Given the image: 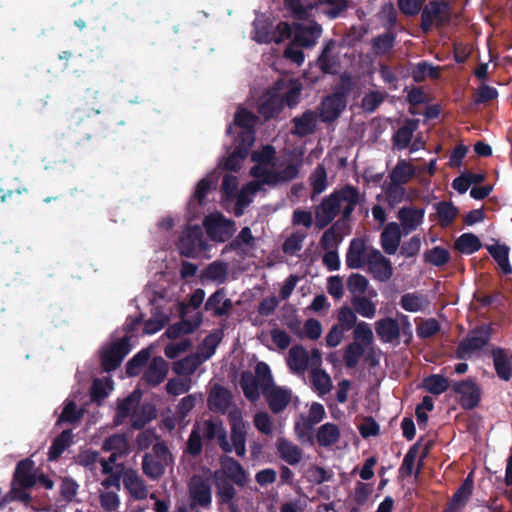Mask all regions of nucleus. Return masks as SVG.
I'll use <instances>...</instances> for the list:
<instances>
[{
    "instance_id": "nucleus-40",
    "label": "nucleus",
    "mask_w": 512,
    "mask_h": 512,
    "mask_svg": "<svg viewBox=\"0 0 512 512\" xmlns=\"http://www.w3.org/2000/svg\"><path fill=\"white\" fill-rule=\"evenodd\" d=\"M240 386L244 393V396L249 401H256L260 397L259 388H261V383L259 380L250 372H244L240 378Z\"/></svg>"
},
{
    "instance_id": "nucleus-31",
    "label": "nucleus",
    "mask_w": 512,
    "mask_h": 512,
    "mask_svg": "<svg viewBox=\"0 0 512 512\" xmlns=\"http://www.w3.org/2000/svg\"><path fill=\"white\" fill-rule=\"evenodd\" d=\"M292 122L294 125L293 134L305 137L315 131L317 114L312 110H306L301 116L293 118Z\"/></svg>"
},
{
    "instance_id": "nucleus-34",
    "label": "nucleus",
    "mask_w": 512,
    "mask_h": 512,
    "mask_svg": "<svg viewBox=\"0 0 512 512\" xmlns=\"http://www.w3.org/2000/svg\"><path fill=\"white\" fill-rule=\"evenodd\" d=\"M486 249L495 260L505 276L512 275V266L509 261L510 248L506 244L486 245Z\"/></svg>"
},
{
    "instance_id": "nucleus-47",
    "label": "nucleus",
    "mask_w": 512,
    "mask_h": 512,
    "mask_svg": "<svg viewBox=\"0 0 512 512\" xmlns=\"http://www.w3.org/2000/svg\"><path fill=\"white\" fill-rule=\"evenodd\" d=\"M223 333L221 330L208 334L203 341L199 344V352L204 360L209 359L216 351L219 343L222 340Z\"/></svg>"
},
{
    "instance_id": "nucleus-64",
    "label": "nucleus",
    "mask_w": 512,
    "mask_h": 512,
    "mask_svg": "<svg viewBox=\"0 0 512 512\" xmlns=\"http://www.w3.org/2000/svg\"><path fill=\"white\" fill-rule=\"evenodd\" d=\"M400 306L408 312H418L423 307V298L416 292L406 293L400 299Z\"/></svg>"
},
{
    "instance_id": "nucleus-23",
    "label": "nucleus",
    "mask_w": 512,
    "mask_h": 512,
    "mask_svg": "<svg viewBox=\"0 0 512 512\" xmlns=\"http://www.w3.org/2000/svg\"><path fill=\"white\" fill-rule=\"evenodd\" d=\"M321 32L322 28L319 24H314L310 27L297 24L292 44L298 47L311 48L316 44V39L320 36Z\"/></svg>"
},
{
    "instance_id": "nucleus-16",
    "label": "nucleus",
    "mask_w": 512,
    "mask_h": 512,
    "mask_svg": "<svg viewBox=\"0 0 512 512\" xmlns=\"http://www.w3.org/2000/svg\"><path fill=\"white\" fill-rule=\"evenodd\" d=\"M225 480L231 481L239 487H244L248 481V474L243 466L233 457L224 456L220 460Z\"/></svg>"
},
{
    "instance_id": "nucleus-53",
    "label": "nucleus",
    "mask_w": 512,
    "mask_h": 512,
    "mask_svg": "<svg viewBox=\"0 0 512 512\" xmlns=\"http://www.w3.org/2000/svg\"><path fill=\"white\" fill-rule=\"evenodd\" d=\"M302 87V83L299 80L291 79L288 89L279 98L280 101H283V105L286 104L288 107L294 108L300 101Z\"/></svg>"
},
{
    "instance_id": "nucleus-17",
    "label": "nucleus",
    "mask_w": 512,
    "mask_h": 512,
    "mask_svg": "<svg viewBox=\"0 0 512 512\" xmlns=\"http://www.w3.org/2000/svg\"><path fill=\"white\" fill-rule=\"evenodd\" d=\"M377 337L382 343H399L401 328L396 319L384 317L375 322Z\"/></svg>"
},
{
    "instance_id": "nucleus-12",
    "label": "nucleus",
    "mask_w": 512,
    "mask_h": 512,
    "mask_svg": "<svg viewBox=\"0 0 512 512\" xmlns=\"http://www.w3.org/2000/svg\"><path fill=\"white\" fill-rule=\"evenodd\" d=\"M187 314V305L182 303L180 305L181 320L170 325L166 329V336L169 339H177L182 335L191 334L195 332L203 323V316L201 312H197L191 319H185Z\"/></svg>"
},
{
    "instance_id": "nucleus-44",
    "label": "nucleus",
    "mask_w": 512,
    "mask_h": 512,
    "mask_svg": "<svg viewBox=\"0 0 512 512\" xmlns=\"http://www.w3.org/2000/svg\"><path fill=\"white\" fill-rule=\"evenodd\" d=\"M311 382L320 396H323L331 391V378L323 369L314 368L311 370Z\"/></svg>"
},
{
    "instance_id": "nucleus-36",
    "label": "nucleus",
    "mask_w": 512,
    "mask_h": 512,
    "mask_svg": "<svg viewBox=\"0 0 512 512\" xmlns=\"http://www.w3.org/2000/svg\"><path fill=\"white\" fill-rule=\"evenodd\" d=\"M340 438V430L334 423H325L319 427L316 439L320 446L330 447L336 444Z\"/></svg>"
},
{
    "instance_id": "nucleus-42",
    "label": "nucleus",
    "mask_w": 512,
    "mask_h": 512,
    "mask_svg": "<svg viewBox=\"0 0 512 512\" xmlns=\"http://www.w3.org/2000/svg\"><path fill=\"white\" fill-rule=\"evenodd\" d=\"M165 466L163 462L158 459H155L154 456H150V454H145L142 459V470L143 473L150 479L156 480L159 479L165 472Z\"/></svg>"
},
{
    "instance_id": "nucleus-62",
    "label": "nucleus",
    "mask_w": 512,
    "mask_h": 512,
    "mask_svg": "<svg viewBox=\"0 0 512 512\" xmlns=\"http://www.w3.org/2000/svg\"><path fill=\"white\" fill-rule=\"evenodd\" d=\"M387 94L379 91H370L364 95L361 107L365 112L373 113L385 100Z\"/></svg>"
},
{
    "instance_id": "nucleus-51",
    "label": "nucleus",
    "mask_w": 512,
    "mask_h": 512,
    "mask_svg": "<svg viewBox=\"0 0 512 512\" xmlns=\"http://www.w3.org/2000/svg\"><path fill=\"white\" fill-rule=\"evenodd\" d=\"M137 402L138 398L135 397L134 393L128 395L127 397L118 402L116 413L114 416L115 425L122 424L130 416L132 408Z\"/></svg>"
},
{
    "instance_id": "nucleus-15",
    "label": "nucleus",
    "mask_w": 512,
    "mask_h": 512,
    "mask_svg": "<svg viewBox=\"0 0 512 512\" xmlns=\"http://www.w3.org/2000/svg\"><path fill=\"white\" fill-rule=\"evenodd\" d=\"M233 308V302L226 297L225 288L217 289L204 303V310L211 312L214 317L227 316Z\"/></svg>"
},
{
    "instance_id": "nucleus-38",
    "label": "nucleus",
    "mask_w": 512,
    "mask_h": 512,
    "mask_svg": "<svg viewBox=\"0 0 512 512\" xmlns=\"http://www.w3.org/2000/svg\"><path fill=\"white\" fill-rule=\"evenodd\" d=\"M283 109V101L273 95L262 101L257 108V112L265 121L276 118Z\"/></svg>"
},
{
    "instance_id": "nucleus-14",
    "label": "nucleus",
    "mask_w": 512,
    "mask_h": 512,
    "mask_svg": "<svg viewBox=\"0 0 512 512\" xmlns=\"http://www.w3.org/2000/svg\"><path fill=\"white\" fill-rule=\"evenodd\" d=\"M233 395L231 391L222 385L216 384L212 387L207 404L212 412L226 414L232 404Z\"/></svg>"
},
{
    "instance_id": "nucleus-7",
    "label": "nucleus",
    "mask_w": 512,
    "mask_h": 512,
    "mask_svg": "<svg viewBox=\"0 0 512 512\" xmlns=\"http://www.w3.org/2000/svg\"><path fill=\"white\" fill-rule=\"evenodd\" d=\"M347 105L346 94L344 91L336 90L332 94L322 98L318 107L319 117L324 123L336 121Z\"/></svg>"
},
{
    "instance_id": "nucleus-46",
    "label": "nucleus",
    "mask_w": 512,
    "mask_h": 512,
    "mask_svg": "<svg viewBox=\"0 0 512 512\" xmlns=\"http://www.w3.org/2000/svg\"><path fill=\"white\" fill-rule=\"evenodd\" d=\"M414 174V169L406 160H400L389 174L390 181L406 184Z\"/></svg>"
},
{
    "instance_id": "nucleus-27",
    "label": "nucleus",
    "mask_w": 512,
    "mask_h": 512,
    "mask_svg": "<svg viewBox=\"0 0 512 512\" xmlns=\"http://www.w3.org/2000/svg\"><path fill=\"white\" fill-rule=\"evenodd\" d=\"M473 491V480L471 474L462 482L457 491L453 494L444 512H458L466 505Z\"/></svg>"
},
{
    "instance_id": "nucleus-10",
    "label": "nucleus",
    "mask_w": 512,
    "mask_h": 512,
    "mask_svg": "<svg viewBox=\"0 0 512 512\" xmlns=\"http://www.w3.org/2000/svg\"><path fill=\"white\" fill-rule=\"evenodd\" d=\"M451 389L461 396L460 405L464 410L474 409L481 401V388L472 379L454 381Z\"/></svg>"
},
{
    "instance_id": "nucleus-56",
    "label": "nucleus",
    "mask_w": 512,
    "mask_h": 512,
    "mask_svg": "<svg viewBox=\"0 0 512 512\" xmlns=\"http://www.w3.org/2000/svg\"><path fill=\"white\" fill-rule=\"evenodd\" d=\"M395 34L386 32L372 39V48L376 54L383 55L388 53L394 46Z\"/></svg>"
},
{
    "instance_id": "nucleus-33",
    "label": "nucleus",
    "mask_w": 512,
    "mask_h": 512,
    "mask_svg": "<svg viewBox=\"0 0 512 512\" xmlns=\"http://www.w3.org/2000/svg\"><path fill=\"white\" fill-rule=\"evenodd\" d=\"M235 147L229 154L224 162V169L227 171L237 172L241 167V162L244 161L253 145H248L246 142H239L235 139Z\"/></svg>"
},
{
    "instance_id": "nucleus-30",
    "label": "nucleus",
    "mask_w": 512,
    "mask_h": 512,
    "mask_svg": "<svg viewBox=\"0 0 512 512\" xmlns=\"http://www.w3.org/2000/svg\"><path fill=\"white\" fill-rule=\"evenodd\" d=\"M276 448L279 457L289 465H297L302 459V449L285 438L277 440Z\"/></svg>"
},
{
    "instance_id": "nucleus-39",
    "label": "nucleus",
    "mask_w": 512,
    "mask_h": 512,
    "mask_svg": "<svg viewBox=\"0 0 512 512\" xmlns=\"http://www.w3.org/2000/svg\"><path fill=\"white\" fill-rule=\"evenodd\" d=\"M482 247L480 239L473 233H464L454 242V248L462 254L470 255Z\"/></svg>"
},
{
    "instance_id": "nucleus-28",
    "label": "nucleus",
    "mask_w": 512,
    "mask_h": 512,
    "mask_svg": "<svg viewBox=\"0 0 512 512\" xmlns=\"http://www.w3.org/2000/svg\"><path fill=\"white\" fill-rule=\"evenodd\" d=\"M124 487L128 490L131 497L136 500H144L148 496V489L143 479L134 470H129L124 474Z\"/></svg>"
},
{
    "instance_id": "nucleus-18",
    "label": "nucleus",
    "mask_w": 512,
    "mask_h": 512,
    "mask_svg": "<svg viewBox=\"0 0 512 512\" xmlns=\"http://www.w3.org/2000/svg\"><path fill=\"white\" fill-rule=\"evenodd\" d=\"M270 410L274 414H279L285 410L291 401V392L288 389L272 385L270 388L262 391Z\"/></svg>"
},
{
    "instance_id": "nucleus-59",
    "label": "nucleus",
    "mask_w": 512,
    "mask_h": 512,
    "mask_svg": "<svg viewBox=\"0 0 512 512\" xmlns=\"http://www.w3.org/2000/svg\"><path fill=\"white\" fill-rule=\"evenodd\" d=\"M313 195H319L327 187V172L323 165H318L310 176Z\"/></svg>"
},
{
    "instance_id": "nucleus-49",
    "label": "nucleus",
    "mask_w": 512,
    "mask_h": 512,
    "mask_svg": "<svg viewBox=\"0 0 512 512\" xmlns=\"http://www.w3.org/2000/svg\"><path fill=\"white\" fill-rule=\"evenodd\" d=\"M450 258V252L441 246H435L424 253L425 262L436 267L446 265L450 261Z\"/></svg>"
},
{
    "instance_id": "nucleus-1",
    "label": "nucleus",
    "mask_w": 512,
    "mask_h": 512,
    "mask_svg": "<svg viewBox=\"0 0 512 512\" xmlns=\"http://www.w3.org/2000/svg\"><path fill=\"white\" fill-rule=\"evenodd\" d=\"M360 200V193L357 187L345 185L334 190L330 195L323 198L315 211V223L319 229L328 226L340 212L342 202L346 205L342 211L344 220L350 219L353 211Z\"/></svg>"
},
{
    "instance_id": "nucleus-57",
    "label": "nucleus",
    "mask_w": 512,
    "mask_h": 512,
    "mask_svg": "<svg viewBox=\"0 0 512 512\" xmlns=\"http://www.w3.org/2000/svg\"><path fill=\"white\" fill-rule=\"evenodd\" d=\"M128 447V440L124 434H113L107 437L103 444L102 450L105 452H118L126 453Z\"/></svg>"
},
{
    "instance_id": "nucleus-48",
    "label": "nucleus",
    "mask_w": 512,
    "mask_h": 512,
    "mask_svg": "<svg viewBox=\"0 0 512 512\" xmlns=\"http://www.w3.org/2000/svg\"><path fill=\"white\" fill-rule=\"evenodd\" d=\"M313 424L311 421L301 416L299 420L295 422L294 431L297 438L302 443L314 444Z\"/></svg>"
},
{
    "instance_id": "nucleus-41",
    "label": "nucleus",
    "mask_w": 512,
    "mask_h": 512,
    "mask_svg": "<svg viewBox=\"0 0 512 512\" xmlns=\"http://www.w3.org/2000/svg\"><path fill=\"white\" fill-rule=\"evenodd\" d=\"M411 76L416 83L425 81L426 77L437 80L440 77V67L421 61L413 69Z\"/></svg>"
},
{
    "instance_id": "nucleus-32",
    "label": "nucleus",
    "mask_w": 512,
    "mask_h": 512,
    "mask_svg": "<svg viewBox=\"0 0 512 512\" xmlns=\"http://www.w3.org/2000/svg\"><path fill=\"white\" fill-rule=\"evenodd\" d=\"M234 483L225 479H217L216 482V498L219 505H228L231 512H236V489Z\"/></svg>"
},
{
    "instance_id": "nucleus-3",
    "label": "nucleus",
    "mask_w": 512,
    "mask_h": 512,
    "mask_svg": "<svg viewBox=\"0 0 512 512\" xmlns=\"http://www.w3.org/2000/svg\"><path fill=\"white\" fill-rule=\"evenodd\" d=\"M451 20L450 4L445 0H431L422 10L420 28L423 32L427 33L433 25L437 28H443L448 26Z\"/></svg>"
},
{
    "instance_id": "nucleus-63",
    "label": "nucleus",
    "mask_w": 512,
    "mask_h": 512,
    "mask_svg": "<svg viewBox=\"0 0 512 512\" xmlns=\"http://www.w3.org/2000/svg\"><path fill=\"white\" fill-rule=\"evenodd\" d=\"M420 441L416 442L412 445L407 453L405 454L402 464L399 468V472L403 476H411L413 474V468L415 464V459L417 457L419 451Z\"/></svg>"
},
{
    "instance_id": "nucleus-2",
    "label": "nucleus",
    "mask_w": 512,
    "mask_h": 512,
    "mask_svg": "<svg viewBox=\"0 0 512 512\" xmlns=\"http://www.w3.org/2000/svg\"><path fill=\"white\" fill-rule=\"evenodd\" d=\"M493 334L491 324H482L471 329L463 338L456 349V358L460 360L470 359L471 356L481 351L488 345Z\"/></svg>"
},
{
    "instance_id": "nucleus-6",
    "label": "nucleus",
    "mask_w": 512,
    "mask_h": 512,
    "mask_svg": "<svg viewBox=\"0 0 512 512\" xmlns=\"http://www.w3.org/2000/svg\"><path fill=\"white\" fill-rule=\"evenodd\" d=\"M188 492L191 500V507H202L210 509L212 504V485L209 477L195 474L188 483Z\"/></svg>"
},
{
    "instance_id": "nucleus-58",
    "label": "nucleus",
    "mask_w": 512,
    "mask_h": 512,
    "mask_svg": "<svg viewBox=\"0 0 512 512\" xmlns=\"http://www.w3.org/2000/svg\"><path fill=\"white\" fill-rule=\"evenodd\" d=\"M276 158V149L274 146L267 144L261 150L253 151L251 159L253 162L264 166H273Z\"/></svg>"
},
{
    "instance_id": "nucleus-45",
    "label": "nucleus",
    "mask_w": 512,
    "mask_h": 512,
    "mask_svg": "<svg viewBox=\"0 0 512 512\" xmlns=\"http://www.w3.org/2000/svg\"><path fill=\"white\" fill-rule=\"evenodd\" d=\"M424 388L433 395H440L451 386L449 380L440 374H432L424 378Z\"/></svg>"
},
{
    "instance_id": "nucleus-60",
    "label": "nucleus",
    "mask_w": 512,
    "mask_h": 512,
    "mask_svg": "<svg viewBox=\"0 0 512 512\" xmlns=\"http://www.w3.org/2000/svg\"><path fill=\"white\" fill-rule=\"evenodd\" d=\"M251 174L253 177L258 178L261 184L275 186L281 183L279 178L280 174L276 170L262 167H253L251 169Z\"/></svg>"
},
{
    "instance_id": "nucleus-5",
    "label": "nucleus",
    "mask_w": 512,
    "mask_h": 512,
    "mask_svg": "<svg viewBox=\"0 0 512 512\" xmlns=\"http://www.w3.org/2000/svg\"><path fill=\"white\" fill-rule=\"evenodd\" d=\"M177 246L180 254L188 258H194L206 250L207 244L202 228L199 225L187 226L182 232Z\"/></svg>"
},
{
    "instance_id": "nucleus-19",
    "label": "nucleus",
    "mask_w": 512,
    "mask_h": 512,
    "mask_svg": "<svg viewBox=\"0 0 512 512\" xmlns=\"http://www.w3.org/2000/svg\"><path fill=\"white\" fill-rule=\"evenodd\" d=\"M370 249L361 238H354L350 241L346 253V265L350 269H360L366 265V256Z\"/></svg>"
},
{
    "instance_id": "nucleus-13",
    "label": "nucleus",
    "mask_w": 512,
    "mask_h": 512,
    "mask_svg": "<svg viewBox=\"0 0 512 512\" xmlns=\"http://www.w3.org/2000/svg\"><path fill=\"white\" fill-rule=\"evenodd\" d=\"M229 423L231 427L232 449H235L237 456L243 457L246 453V430L242 413L239 409L229 412Z\"/></svg>"
},
{
    "instance_id": "nucleus-11",
    "label": "nucleus",
    "mask_w": 512,
    "mask_h": 512,
    "mask_svg": "<svg viewBox=\"0 0 512 512\" xmlns=\"http://www.w3.org/2000/svg\"><path fill=\"white\" fill-rule=\"evenodd\" d=\"M367 271L372 277L379 282L388 281L393 275V267L391 261L382 255L375 248H370L366 256Z\"/></svg>"
},
{
    "instance_id": "nucleus-24",
    "label": "nucleus",
    "mask_w": 512,
    "mask_h": 512,
    "mask_svg": "<svg viewBox=\"0 0 512 512\" xmlns=\"http://www.w3.org/2000/svg\"><path fill=\"white\" fill-rule=\"evenodd\" d=\"M418 124L419 121L417 119H405L404 124L392 136L394 149L401 151L409 147Z\"/></svg>"
},
{
    "instance_id": "nucleus-50",
    "label": "nucleus",
    "mask_w": 512,
    "mask_h": 512,
    "mask_svg": "<svg viewBox=\"0 0 512 512\" xmlns=\"http://www.w3.org/2000/svg\"><path fill=\"white\" fill-rule=\"evenodd\" d=\"M365 349L362 344L358 342H352L348 344L344 350L343 359L345 366L348 369L355 368L361 357L364 355Z\"/></svg>"
},
{
    "instance_id": "nucleus-4",
    "label": "nucleus",
    "mask_w": 512,
    "mask_h": 512,
    "mask_svg": "<svg viewBox=\"0 0 512 512\" xmlns=\"http://www.w3.org/2000/svg\"><path fill=\"white\" fill-rule=\"evenodd\" d=\"M131 350L130 337L124 336L113 341L100 352L101 365L104 371H115Z\"/></svg>"
},
{
    "instance_id": "nucleus-9",
    "label": "nucleus",
    "mask_w": 512,
    "mask_h": 512,
    "mask_svg": "<svg viewBox=\"0 0 512 512\" xmlns=\"http://www.w3.org/2000/svg\"><path fill=\"white\" fill-rule=\"evenodd\" d=\"M258 116L246 108L239 107L234 115L233 124L240 129L235 139L239 142H246L253 145L255 141V125L258 123Z\"/></svg>"
},
{
    "instance_id": "nucleus-29",
    "label": "nucleus",
    "mask_w": 512,
    "mask_h": 512,
    "mask_svg": "<svg viewBox=\"0 0 512 512\" xmlns=\"http://www.w3.org/2000/svg\"><path fill=\"white\" fill-rule=\"evenodd\" d=\"M287 365L294 373H304L309 367V354L302 345H294L290 348Z\"/></svg>"
},
{
    "instance_id": "nucleus-8",
    "label": "nucleus",
    "mask_w": 512,
    "mask_h": 512,
    "mask_svg": "<svg viewBox=\"0 0 512 512\" xmlns=\"http://www.w3.org/2000/svg\"><path fill=\"white\" fill-rule=\"evenodd\" d=\"M203 226L207 235L218 242L229 240L234 233V222L226 219L221 213L206 216Z\"/></svg>"
},
{
    "instance_id": "nucleus-43",
    "label": "nucleus",
    "mask_w": 512,
    "mask_h": 512,
    "mask_svg": "<svg viewBox=\"0 0 512 512\" xmlns=\"http://www.w3.org/2000/svg\"><path fill=\"white\" fill-rule=\"evenodd\" d=\"M227 269L225 262L214 261L203 270L202 278L222 284L226 281Z\"/></svg>"
},
{
    "instance_id": "nucleus-20",
    "label": "nucleus",
    "mask_w": 512,
    "mask_h": 512,
    "mask_svg": "<svg viewBox=\"0 0 512 512\" xmlns=\"http://www.w3.org/2000/svg\"><path fill=\"white\" fill-rule=\"evenodd\" d=\"M168 370V363L161 356H156L145 370L142 380L148 386L156 387L166 378Z\"/></svg>"
},
{
    "instance_id": "nucleus-37",
    "label": "nucleus",
    "mask_w": 512,
    "mask_h": 512,
    "mask_svg": "<svg viewBox=\"0 0 512 512\" xmlns=\"http://www.w3.org/2000/svg\"><path fill=\"white\" fill-rule=\"evenodd\" d=\"M438 223L441 227L450 226L455 218L457 217L459 211L457 207L454 206L452 202L448 201H440L434 205Z\"/></svg>"
},
{
    "instance_id": "nucleus-55",
    "label": "nucleus",
    "mask_w": 512,
    "mask_h": 512,
    "mask_svg": "<svg viewBox=\"0 0 512 512\" xmlns=\"http://www.w3.org/2000/svg\"><path fill=\"white\" fill-rule=\"evenodd\" d=\"M341 240L339 228L335 223L324 231L320 239V246L324 250H336Z\"/></svg>"
},
{
    "instance_id": "nucleus-22",
    "label": "nucleus",
    "mask_w": 512,
    "mask_h": 512,
    "mask_svg": "<svg viewBox=\"0 0 512 512\" xmlns=\"http://www.w3.org/2000/svg\"><path fill=\"white\" fill-rule=\"evenodd\" d=\"M336 48L334 39L328 40L317 58V65L324 74H336L339 66V57L333 51Z\"/></svg>"
},
{
    "instance_id": "nucleus-35",
    "label": "nucleus",
    "mask_w": 512,
    "mask_h": 512,
    "mask_svg": "<svg viewBox=\"0 0 512 512\" xmlns=\"http://www.w3.org/2000/svg\"><path fill=\"white\" fill-rule=\"evenodd\" d=\"M424 209L414 207H402L398 212V218L404 229L415 230L423 221Z\"/></svg>"
},
{
    "instance_id": "nucleus-26",
    "label": "nucleus",
    "mask_w": 512,
    "mask_h": 512,
    "mask_svg": "<svg viewBox=\"0 0 512 512\" xmlns=\"http://www.w3.org/2000/svg\"><path fill=\"white\" fill-rule=\"evenodd\" d=\"M401 240L400 227L396 222L388 223L380 235V243L384 252L393 255L399 248Z\"/></svg>"
},
{
    "instance_id": "nucleus-61",
    "label": "nucleus",
    "mask_w": 512,
    "mask_h": 512,
    "mask_svg": "<svg viewBox=\"0 0 512 512\" xmlns=\"http://www.w3.org/2000/svg\"><path fill=\"white\" fill-rule=\"evenodd\" d=\"M352 305L357 313L366 318H373L376 314V306L365 296H355Z\"/></svg>"
},
{
    "instance_id": "nucleus-52",
    "label": "nucleus",
    "mask_w": 512,
    "mask_h": 512,
    "mask_svg": "<svg viewBox=\"0 0 512 512\" xmlns=\"http://www.w3.org/2000/svg\"><path fill=\"white\" fill-rule=\"evenodd\" d=\"M149 358H150V351L148 349H142L138 353H136L126 363L127 375L131 376V377L139 375L141 369L146 365Z\"/></svg>"
},
{
    "instance_id": "nucleus-54",
    "label": "nucleus",
    "mask_w": 512,
    "mask_h": 512,
    "mask_svg": "<svg viewBox=\"0 0 512 512\" xmlns=\"http://www.w3.org/2000/svg\"><path fill=\"white\" fill-rule=\"evenodd\" d=\"M201 362L197 356H186L183 359L175 361L173 363V372L177 375H191L193 374Z\"/></svg>"
},
{
    "instance_id": "nucleus-25",
    "label": "nucleus",
    "mask_w": 512,
    "mask_h": 512,
    "mask_svg": "<svg viewBox=\"0 0 512 512\" xmlns=\"http://www.w3.org/2000/svg\"><path fill=\"white\" fill-rule=\"evenodd\" d=\"M493 365L497 376L504 381L512 378V354L509 355L503 348L497 347L491 352Z\"/></svg>"
},
{
    "instance_id": "nucleus-21",
    "label": "nucleus",
    "mask_w": 512,
    "mask_h": 512,
    "mask_svg": "<svg viewBox=\"0 0 512 512\" xmlns=\"http://www.w3.org/2000/svg\"><path fill=\"white\" fill-rule=\"evenodd\" d=\"M34 468L35 463L30 458L20 460L14 471L13 482L23 489L32 488L37 481Z\"/></svg>"
}]
</instances>
